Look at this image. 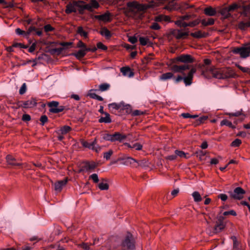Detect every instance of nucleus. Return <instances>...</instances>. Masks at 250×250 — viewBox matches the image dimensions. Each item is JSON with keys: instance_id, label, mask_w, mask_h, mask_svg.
I'll return each mask as SVG.
<instances>
[{"instance_id": "864d4df0", "label": "nucleus", "mask_w": 250, "mask_h": 250, "mask_svg": "<svg viewBox=\"0 0 250 250\" xmlns=\"http://www.w3.org/2000/svg\"><path fill=\"white\" fill-rule=\"evenodd\" d=\"M26 86L25 83H24L20 89L19 93L20 94H23L26 91Z\"/></svg>"}, {"instance_id": "c03bdc74", "label": "nucleus", "mask_w": 250, "mask_h": 250, "mask_svg": "<svg viewBox=\"0 0 250 250\" xmlns=\"http://www.w3.org/2000/svg\"><path fill=\"white\" fill-rule=\"evenodd\" d=\"M113 153V151L111 149H110L107 152L104 153V158L107 160H109L110 159L111 156L112 155Z\"/></svg>"}, {"instance_id": "b1692460", "label": "nucleus", "mask_w": 250, "mask_h": 250, "mask_svg": "<svg viewBox=\"0 0 250 250\" xmlns=\"http://www.w3.org/2000/svg\"><path fill=\"white\" fill-rule=\"evenodd\" d=\"M121 72L124 76L131 78L134 76V73L128 67H124L121 68Z\"/></svg>"}, {"instance_id": "cd10ccee", "label": "nucleus", "mask_w": 250, "mask_h": 250, "mask_svg": "<svg viewBox=\"0 0 250 250\" xmlns=\"http://www.w3.org/2000/svg\"><path fill=\"white\" fill-rule=\"evenodd\" d=\"M71 130V128L68 125H65L62 127L60 130L57 131V133L58 134H62L64 135L67 134Z\"/></svg>"}, {"instance_id": "393cba45", "label": "nucleus", "mask_w": 250, "mask_h": 250, "mask_svg": "<svg viewBox=\"0 0 250 250\" xmlns=\"http://www.w3.org/2000/svg\"><path fill=\"white\" fill-rule=\"evenodd\" d=\"M89 48H82L78 52L75 53L74 55L78 59H81L83 57L87 51H90Z\"/></svg>"}, {"instance_id": "412c9836", "label": "nucleus", "mask_w": 250, "mask_h": 250, "mask_svg": "<svg viewBox=\"0 0 250 250\" xmlns=\"http://www.w3.org/2000/svg\"><path fill=\"white\" fill-rule=\"evenodd\" d=\"M225 224L223 221H220L219 223H218L214 228L213 231L212 232H208L210 235L212 233H217L222 231L225 228Z\"/></svg>"}, {"instance_id": "20e7f679", "label": "nucleus", "mask_w": 250, "mask_h": 250, "mask_svg": "<svg viewBox=\"0 0 250 250\" xmlns=\"http://www.w3.org/2000/svg\"><path fill=\"white\" fill-rule=\"evenodd\" d=\"M123 250H134V241L132 235L128 233L122 242Z\"/></svg>"}, {"instance_id": "f704fd0d", "label": "nucleus", "mask_w": 250, "mask_h": 250, "mask_svg": "<svg viewBox=\"0 0 250 250\" xmlns=\"http://www.w3.org/2000/svg\"><path fill=\"white\" fill-rule=\"evenodd\" d=\"M175 153L176 154L177 157L178 156L180 158H184L185 159H188L189 158V156H188V153H185L183 151L176 150L175 151Z\"/></svg>"}, {"instance_id": "69168bd1", "label": "nucleus", "mask_w": 250, "mask_h": 250, "mask_svg": "<svg viewBox=\"0 0 250 250\" xmlns=\"http://www.w3.org/2000/svg\"><path fill=\"white\" fill-rule=\"evenodd\" d=\"M177 158L176 154L170 155L167 156L166 159L170 161L175 160Z\"/></svg>"}, {"instance_id": "09e8293b", "label": "nucleus", "mask_w": 250, "mask_h": 250, "mask_svg": "<svg viewBox=\"0 0 250 250\" xmlns=\"http://www.w3.org/2000/svg\"><path fill=\"white\" fill-rule=\"evenodd\" d=\"M241 143V141L240 139H236L231 143V146L236 147L239 146Z\"/></svg>"}, {"instance_id": "2f4dec72", "label": "nucleus", "mask_w": 250, "mask_h": 250, "mask_svg": "<svg viewBox=\"0 0 250 250\" xmlns=\"http://www.w3.org/2000/svg\"><path fill=\"white\" fill-rule=\"evenodd\" d=\"M105 115V117H102L99 120V122L100 123H110L111 122V120L110 118V115L108 113H104Z\"/></svg>"}, {"instance_id": "e2e57ef3", "label": "nucleus", "mask_w": 250, "mask_h": 250, "mask_svg": "<svg viewBox=\"0 0 250 250\" xmlns=\"http://www.w3.org/2000/svg\"><path fill=\"white\" fill-rule=\"evenodd\" d=\"M48 120L47 117L45 115L42 116L40 118V121L42 123V125H43Z\"/></svg>"}, {"instance_id": "bf43d9fd", "label": "nucleus", "mask_w": 250, "mask_h": 250, "mask_svg": "<svg viewBox=\"0 0 250 250\" xmlns=\"http://www.w3.org/2000/svg\"><path fill=\"white\" fill-rule=\"evenodd\" d=\"M236 66L239 69H240L242 71H243V72H248V71H249V69L250 68H248V67H242L241 66V65H238V64H237L236 65Z\"/></svg>"}, {"instance_id": "a19ab883", "label": "nucleus", "mask_w": 250, "mask_h": 250, "mask_svg": "<svg viewBox=\"0 0 250 250\" xmlns=\"http://www.w3.org/2000/svg\"><path fill=\"white\" fill-rule=\"evenodd\" d=\"M220 125L221 126L226 125L228 126L230 128H234V126L232 125V123L228 120L225 119L222 120L221 122Z\"/></svg>"}, {"instance_id": "5701e85b", "label": "nucleus", "mask_w": 250, "mask_h": 250, "mask_svg": "<svg viewBox=\"0 0 250 250\" xmlns=\"http://www.w3.org/2000/svg\"><path fill=\"white\" fill-rule=\"evenodd\" d=\"M118 160H122V164L125 166L133 165L134 163H137V161L132 157H128L124 158H120Z\"/></svg>"}, {"instance_id": "774afa93", "label": "nucleus", "mask_w": 250, "mask_h": 250, "mask_svg": "<svg viewBox=\"0 0 250 250\" xmlns=\"http://www.w3.org/2000/svg\"><path fill=\"white\" fill-rule=\"evenodd\" d=\"M22 120L24 121H29L31 120L30 116L28 114H23L22 115Z\"/></svg>"}, {"instance_id": "49530a36", "label": "nucleus", "mask_w": 250, "mask_h": 250, "mask_svg": "<svg viewBox=\"0 0 250 250\" xmlns=\"http://www.w3.org/2000/svg\"><path fill=\"white\" fill-rule=\"evenodd\" d=\"M89 178L92 179L93 181L95 183H97L99 181L98 176L97 174L96 173H94L91 175L89 177Z\"/></svg>"}, {"instance_id": "c85d7f7f", "label": "nucleus", "mask_w": 250, "mask_h": 250, "mask_svg": "<svg viewBox=\"0 0 250 250\" xmlns=\"http://www.w3.org/2000/svg\"><path fill=\"white\" fill-rule=\"evenodd\" d=\"M208 34L205 32H202L201 31H198L197 32L191 33L190 35L194 38H201L206 37L207 36Z\"/></svg>"}, {"instance_id": "37998d69", "label": "nucleus", "mask_w": 250, "mask_h": 250, "mask_svg": "<svg viewBox=\"0 0 250 250\" xmlns=\"http://www.w3.org/2000/svg\"><path fill=\"white\" fill-rule=\"evenodd\" d=\"M190 18V16L189 15H185L182 16L180 18V19L176 21H181L182 23H187L185 21L188 20Z\"/></svg>"}, {"instance_id": "9b49d317", "label": "nucleus", "mask_w": 250, "mask_h": 250, "mask_svg": "<svg viewBox=\"0 0 250 250\" xmlns=\"http://www.w3.org/2000/svg\"><path fill=\"white\" fill-rule=\"evenodd\" d=\"M37 104V102L35 99L32 98L26 101L22 102V104L19 106L23 108H32L35 107Z\"/></svg>"}, {"instance_id": "0eeeda50", "label": "nucleus", "mask_w": 250, "mask_h": 250, "mask_svg": "<svg viewBox=\"0 0 250 250\" xmlns=\"http://www.w3.org/2000/svg\"><path fill=\"white\" fill-rule=\"evenodd\" d=\"M207 71H208L212 76L217 79H224L223 69L209 67L207 68Z\"/></svg>"}, {"instance_id": "dca6fc26", "label": "nucleus", "mask_w": 250, "mask_h": 250, "mask_svg": "<svg viewBox=\"0 0 250 250\" xmlns=\"http://www.w3.org/2000/svg\"><path fill=\"white\" fill-rule=\"evenodd\" d=\"M224 79L227 78H236L237 74L230 68L223 69Z\"/></svg>"}, {"instance_id": "c9c22d12", "label": "nucleus", "mask_w": 250, "mask_h": 250, "mask_svg": "<svg viewBox=\"0 0 250 250\" xmlns=\"http://www.w3.org/2000/svg\"><path fill=\"white\" fill-rule=\"evenodd\" d=\"M220 13L225 18H228L230 16V11L227 7L222 9Z\"/></svg>"}, {"instance_id": "aec40b11", "label": "nucleus", "mask_w": 250, "mask_h": 250, "mask_svg": "<svg viewBox=\"0 0 250 250\" xmlns=\"http://www.w3.org/2000/svg\"><path fill=\"white\" fill-rule=\"evenodd\" d=\"M67 183V180H62L58 181L54 184V188L56 191H60L62 188L66 185Z\"/></svg>"}, {"instance_id": "2eb2a0df", "label": "nucleus", "mask_w": 250, "mask_h": 250, "mask_svg": "<svg viewBox=\"0 0 250 250\" xmlns=\"http://www.w3.org/2000/svg\"><path fill=\"white\" fill-rule=\"evenodd\" d=\"M200 22V21L198 19H197L193 21L189 22V23H182L181 21H175V23L176 25L179 27H186L187 26L190 27H194L196 25H198Z\"/></svg>"}, {"instance_id": "6e6d98bb", "label": "nucleus", "mask_w": 250, "mask_h": 250, "mask_svg": "<svg viewBox=\"0 0 250 250\" xmlns=\"http://www.w3.org/2000/svg\"><path fill=\"white\" fill-rule=\"evenodd\" d=\"M223 215H225V216H227V215H233V216H236V213L235 212V211H234L233 210H229V211H225L223 213Z\"/></svg>"}, {"instance_id": "ea45409f", "label": "nucleus", "mask_w": 250, "mask_h": 250, "mask_svg": "<svg viewBox=\"0 0 250 250\" xmlns=\"http://www.w3.org/2000/svg\"><path fill=\"white\" fill-rule=\"evenodd\" d=\"M110 84L107 83H104L99 86V90L101 92H104L109 89Z\"/></svg>"}, {"instance_id": "1a4fd4ad", "label": "nucleus", "mask_w": 250, "mask_h": 250, "mask_svg": "<svg viewBox=\"0 0 250 250\" xmlns=\"http://www.w3.org/2000/svg\"><path fill=\"white\" fill-rule=\"evenodd\" d=\"M108 106L109 109L112 111H113L114 110L124 109L125 108L128 109L130 107L129 105H125L123 103H120L119 104L115 103H111L109 104Z\"/></svg>"}, {"instance_id": "6e6552de", "label": "nucleus", "mask_w": 250, "mask_h": 250, "mask_svg": "<svg viewBox=\"0 0 250 250\" xmlns=\"http://www.w3.org/2000/svg\"><path fill=\"white\" fill-rule=\"evenodd\" d=\"M245 193V191L242 188L237 187L230 193V196L235 199L240 200L243 198Z\"/></svg>"}, {"instance_id": "13d9d810", "label": "nucleus", "mask_w": 250, "mask_h": 250, "mask_svg": "<svg viewBox=\"0 0 250 250\" xmlns=\"http://www.w3.org/2000/svg\"><path fill=\"white\" fill-rule=\"evenodd\" d=\"M97 47L99 49H101L103 50H105L107 49V47L102 42H98L97 44Z\"/></svg>"}, {"instance_id": "a18cd8bd", "label": "nucleus", "mask_w": 250, "mask_h": 250, "mask_svg": "<svg viewBox=\"0 0 250 250\" xmlns=\"http://www.w3.org/2000/svg\"><path fill=\"white\" fill-rule=\"evenodd\" d=\"M139 41L141 45H146L148 42V39L147 38L140 37Z\"/></svg>"}, {"instance_id": "4468645a", "label": "nucleus", "mask_w": 250, "mask_h": 250, "mask_svg": "<svg viewBox=\"0 0 250 250\" xmlns=\"http://www.w3.org/2000/svg\"><path fill=\"white\" fill-rule=\"evenodd\" d=\"M78 3L79 2L73 1L72 3L68 4L65 9L66 13L70 14L72 12H76V7L79 6Z\"/></svg>"}, {"instance_id": "7c9ffc66", "label": "nucleus", "mask_w": 250, "mask_h": 250, "mask_svg": "<svg viewBox=\"0 0 250 250\" xmlns=\"http://www.w3.org/2000/svg\"><path fill=\"white\" fill-rule=\"evenodd\" d=\"M100 34L105 37L106 38L108 39L111 37L110 32L105 27H103L100 31Z\"/></svg>"}, {"instance_id": "7ed1b4c3", "label": "nucleus", "mask_w": 250, "mask_h": 250, "mask_svg": "<svg viewBox=\"0 0 250 250\" xmlns=\"http://www.w3.org/2000/svg\"><path fill=\"white\" fill-rule=\"evenodd\" d=\"M103 138L106 141L115 142H122L126 138V136L122 135L119 132H115L114 134H111L105 133L103 135Z\"/></svg>"}, {"instance_id": "39448f33", "label": "nucleus", "mask_w": 250, "mask_h": 250, "mask_svg": "<svg viewBox=\"0 0 250 250\" xmlns=\"http://www.w3.org/2000/svg\"><path fill=\"white\" fill-rule=\"evenodd\" d=\"M170 33L177 39H184L188 35V31L182 29H173Z\"/></svg>"}, {"instance_id": "4c0bfd02", "label": "nucleus", "mask_w": 250, "mask_h": 250, "mask_svg": "<svg viewBox=\"0 0 250 250\" xmlns=\"http://www.w3.org/2000/svg\"><path fill=\"white\" fill-rule=\"evenodd\" d=\"M192 196L195 202H199L202 200V197L198 191H194L192 193Z\"/></svg>"}, {"instance_id": "f8f14e48", "label": "nucleus", "mask_w": 250, "mask_h": 250, "mask_svg": "<svg viewBox=\"0 0 250 250\" xmlns=\"http://www.w3.org/2000/svg\"><path fill=\"white\" fill-rule=\"evenodd\" d=\"M99 7V4L96 0H91L89 3L84 4L83 8L88 11H92L93 9H96Z\"/></svg>"}, {"instance_id": "680f3d73", "label": "nucleus", "mask_w": 250, "mask_h": 250, "mask_svg": "<svg viewBox=\"0 0 250 250\" xmlns=\"http://www.w3.org/2000/svg\"><path fill=\"white\" fill-rule=\"evenodd\" d=\"M44 29L45 32L51 31L54 29V28L50 24H47L45 25Z\"/></svg>"}, {"instance_id": "5fc2aeb1", "label": "nucleus", "mask_w": 250, "mask_h": 250, "mask_svg": "<svg viewBox=\"0 0 250 250\" xmlns=\"http://www.w3.org/2000/svg\"><path fill=\"white\" fill-rule=\"evenodd\" d=\"M232 238L233 240V249L237 250L238 247V242L237 241L236 238L235 237H233Z\"/></svg>"}, {"instance_id": "58836bf2", "label": "nucleus", "mask_w": 250, "mask_h": 250, "mask_svg": "<svg viewBox=\"0 0 250 250\" xmlns=\"http://www.w3.org/2000/svg\"><path fill=\"white\" fill-rule=\"evenodd\" d=\"M250 26V21L247 22L241 21L238 24V27L241 30H245L247 27Z\"/></svg>"}, {"instance_id": "4be33fe9", "label": "nucleus", "mask_w": 250, "mask_h": 250, "mask_svg": "<svg viewBox=\"0 0 250 250\" xmlns=\"http://www.w3.org/2000/svg\"><path fill=\"white\" fill-rule=\"evenodd\" d=\"M7 163L12 166H21V163H18V160L12 155H8L6 157Z\"/></svg>"}, {"instance_id": "a211bd4d", "label": "nucleus", "mask_w": 250, "mask_h": 250, "mask_svg": "<svg viewBox=\"0 0 250 250\" xmlns=\"http://www.w3.org/2000/svg\"><path fill=\"white\" fill-rule=\"evenodd\" d=\"M96 167V164L94 162H85L83 164V166L82 168L80 170V171H88L89 170L94 169Z\"/></svg>"}, {"instance_id": "473e14b6", "label": "nucleus", "mask_w": 250, "mask_h": 250, "mask_svg": "<svg viewBox=\"0 0 250 250\" xmlns=\"http://www.w3.org/2000/svg\"><path fill=\"white\" fill-rule=\"evenodd\" d=\"M204 13L208 16H213L216 14V12L214 9L210 7L205 8L204 10Z\"/></svg>"}, {"instance_id": "f3484780", "label": "nucleus", "mask_w": 250, "mask_h": 250, "mask_svg": "<svg viewBox=\"0 0 250 250\" xmlns=\"http://www.w3.org/2000/svg\"><path fill=\"white\" fill-rule=\"evenodd\" d=\"M110 14L107 12L104 14L100 15H95L94 18L100 21H103L104 22H108L110 21Z\"/></svg>"}, {"instance_id": "f257e3e1", "label": "nucleus", "mask_w": 250, "mask_h": 250, "mask_svg": "<svg viewBox=\"0 0 250 250\" xmlns=\"http://www.w3.org/2000/svg\"><path fill=\"white\" fill-rule=\"evenodd\" d=\"M232 52L238 54L242 59H246L250 56V42L243 44L241 47L234 48Z\"/></svg>"}, {"instance_id": "603ef678", "label": "nucleus", "mask_w": 250, "mask_h": 250, "mask_svg": "<svg viewBox=\"0 0 250 250\" xmlns=\"http://www.w3.org/2000/svg\"><path fill=\"white\" fill-rule=\"evenodd\" d=\"M180 69L177 65H174L171 67V70L174 72H180Z\"/></svg>"}, {"instance_id": "338daca9", "label": "nucleus", "mask_w": 250, "mask_h": 250, "mask_svg": "<svg viewBox=\"0 0 250 250\" xmlns=\"http://www.w3.org/2000/svg\"><path fill=\"white\" fill-rule=\"evenodd\" d=\"M237 7L238 5L236 4H233L227 7L230 12L234 10L235 9H237Z\"/></svg>"}, {"instance_id": "c756f323", "label": "nucleus", "mask_w": 250, "mask_h": 250, "mask_svg": "<svg viewBox=\"0 0 250 250\" xmlns=\"http://www.w3.org/2000/svg\"><path fill=\"white\" fill-rule=\"evenodd\" d=\"M154 21L156 22H161L162 21H169L170 18L167 16L159 15L155 18Z\"/></svg>"}, {"instance_id": "79ce46f5", "label": "nucleus", "mask_w": 250, "mask_h": 250, "mask_svg": "<svg viewBox=\"0 0 250 250\" xmlns=\"http://www.w3.org/2000/svg\"><path fill=\"white\" fill-rule=\"evenodd\" d=\"M77 32L81 36L83 37L84 38H86L87 37V33L85 31L83 30L82 27H79L78 28Z\"/></svg>"}, {"instance_id": "a878e982", "label": "nucleus", "mask_w": 250, "mask_h": 250, "mask_svg": "<svg viewBox=\"0 0 250 250\" xmlns=\"http://www.w3.org/2000/svg\"><path fill=\"white\" fill-rule=\"evenodd\" d=\"M98 187L101 190H107L109 188V185L105 179H102L101 182L98 184Z\"/></svg>"}, {"instance_id": "052dcab7", "label": "nucleus", "mask_w": 250, "mask_h": 250, "mask_svg": "<svg viewBox=\"0 0 250 250\" xmlns=\"http://www.w3.org/2000/svg\"><path fill=\"white\" fill-rule=\"evenodd\" d=\"M79 246V247L83 248L84 250H90L89 246L86 243H83L80 244Z\"/></svg>"}, {"instance_id": "4d7b16f0", "label": "nucleus", "mask_w": 250, "mask_h": 250, "mask_svg": "<svg viewBox=\"0 0 250 250\" xmlns=\"http://www.w3.org/2000/svg\"><path fill=\"white\" fill-rule=\"evenodd\" d=\"M16 33L17 34L19 35H23L24 36H26V32L23 30H21L20 28H17L16 29Z\"/></svg>"}, {"instance_id": "ddd939ff", "label": "nucleus", "mask_w": 250, "mask_h": 250, "mask_svg": "<svg viewBox=\"0 0 250 250\" xmlns=\"http://www.w3.org/2000/svg\"><path fill=\"white\" fill-rule=\"evenodd\" d=\"M177 60L182 62L188 63L192 62L193 59L190 55L183 54L177 58Z\"/></svg>"}, {"instance_id": "6ab92c4d", "label": "nucleus", "mask_w": 250, "mask_h": 250, "mask_svg": "<svg viewBox=\"0 0 250 250\" xmlns=\"http://www.w3.org/2000/svg\"><path fill=\"white\" fill-rule=\"evenodd\" d=\"M87 146V148L94 150L97 152H98L101 149V147L97 144L96 139L92 142H88Z\"/></svg>"}, {"instance_id": "f03ea898", "label": "nucleus", "mask_w": 250, "mask_h": 250, "mask_svg": "<svg viewBox=\"0 0 250 250\" xmlns=\"http://www.w3.org/2000/svg\"><path fill=\"white\" fill-rule=\"evenodd\" d=\"M127 6L128 11L134 14H137L139 11H144L148 7V5L141 4L136 1L128 2Z\"/></svg>"}, {"instance_id": "3c124183", "label": "nucleus", "mask_w": 250, "mask_h": 250, "mask_svg": "<svg viewBox=\"0 0 250 250\" xmlns=\"http://www.w3.org/2000/svg\"><path fill=\"white\" fill-rule=\"evenodd\" d=\"M150 28L153 30H159L160 29V26L156 22H153L150 26Z\"/></svg>"}, {"instance_id": "e433bc0d", "label": "nucleus", "mask_w": 250, "mask_h": 250, "mask_svg": "<svg viewBox=\"0 0 250 250\" xmlns=\"http://www.w3.org/2000/svg\"><path fill=\"white\" fill-rule=\"evenodd\" d=\"M173 76V75L171 72H167L162 74L160 77V80L163 81H166L168 79H170Z\"/></svg>"}, {"instance_id": "0e129e2a", "label": "nucleus", "mask_w": 250, "mask_h": 250, "mask_svg": "<svg viewBox=\"0 0 250 250\" xmlns=\"http://www.w3.org/2000/svg\"><path fill=\"white\" fill-rule=\"evenodd\" d=\"M128 41L132 44H134L137 42V39L135 36L130 37Z\"/></svg>"}, {"instance_id": "423d86ee", "label": "nucleus", "mask_w": 250, "mask_h": 250, "mask_svg": "<svg viewBox=\"0 0 250 250\" xmlns=\"http://www.w3.org/2000/svg\"><path fill=\"white\" fill-rule=\"evenodd\" d=\"M59 102L57 101H52L47 104L48 106L50 107L49 111L51 112L57 113L62 111L64 107L62 106H58Z\"/></svg>"}, {"instance_id": "8fccbe9b", "label": "nucleus", "mask_w": 250, "mask_h": 250, "mask_svg": "<svg viewBox=\"0 0 250 250\" xmlns=\"http://www.w3.org/2000/svg\"><path fill=\"white\" fill-rule=\"evenodd\" d=\"M132 148H134L136 150H140L142 148V145L139 143H135L132 145Z\"/></svg>"}, {"instance_id": "9d476101", "label": "nucleus", "mask_w": 250, "mask_h": 250, "mask_svg": "<svg viewBox=\"0 0 250 250\" xmlns=\"http://www.w3.org/2000/svg\"><path fill=\"white\" fill-rule=\"evenodd\" d=\"M196 71V69L195 68H192L188 75L184 77V81L186 85H189L191 84L193 76Z\"/></svg>"}, {"instance_id": "72a5a7b5", "label": "nucleus", "mask_w": 250, "mask_h": 250, "mask_svg": "<svg viewBox=\"0 0 250 250\" xmlns=\"http://www.w3.org/2000/svg\"><path fill=\"white\" fill-rule=\"evenodd\" d=\"M201 23L204 26L212 25L214 23V20L212 18H208V19H203L201 21Z\"/></svg>"}, {"instance_id": "bb28decb", "label": "nucleus", "mask_w": 250, "mask_h": 250, "mask_svg": "<svg viewBox=\"0 0 250 250\" xmlns=\"http://www.w3.org/2000/svg\"><path fill=\"white\" fill-rule=\"evenodd\" d=\"M88 96L93 99H96L99 101L103 100V98L102 97L96 94L95 90L94 89H91L88 91Z\"/></svg>"}, {"instance_id": "de8ad7c7", "label": "nucleus", "mask_w": 250, "mask_h": 250, "mask_svg": "<svg viewBox=\"0 0 250 250\" xmlns=\"http://www.w3.org/2000/svg\"><path fill=\"white\" fill-rule=\"evenodd\" d=\"M180 69V73H182L183 74V75H185V74L183 73L184 71L189 69V66L188 64H183L182 65H179Z\"/></svg>"}]
</instances>
